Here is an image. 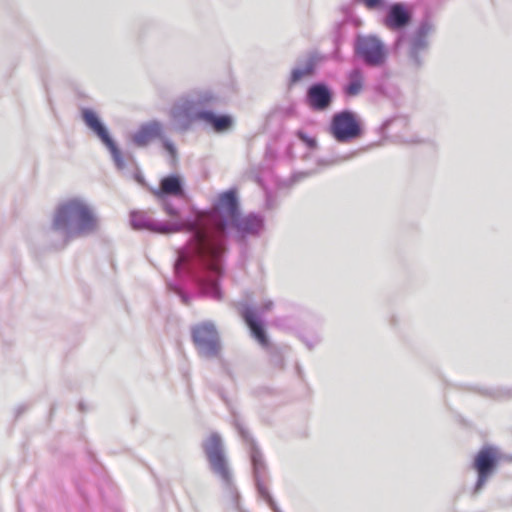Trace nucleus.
<instances>
[{
	"label": "nucleus",
	"mask_w": 512,
	"mask_h": 512,
	"mask_svg": "<svg viewBox=\"0 0 512 512\" xmlns=\"http://www.w3.org/2000/svg\"><path fill=\"white\" fill-rule=\"evenodd\" d=\"M265 227V218L263 215L250 212L242 215L241 212L231 222L224 227V233L217 235H208L207 239L218 241L224 238L225 244L219 247V255H207L203 261H196L195 276H192V282L198 287L201 294L211 297L214 300L222 299V290L219 278L224 272V259L228 250L227 238L232 236L238 242H244L249 237H258Z\"/></svg>",
	"instance_id": "obj_1"
},
{
	"label": "nucleus",
	"mask_w": 512,
	"mask_h": 512,
	"mask_svg": "<svg viewBox=\"0 0 512 512\" xmlns=\"http://www.w3.org/2000/svg\"><path fill=\"white\" fill-rule=\"evenodd\" d=\"M220 104V97L210 89H193L183 93L169 111L173 129L183 134L191 130L194 123L203 122L216 134L231 131L235 125L234 117L213 110Z\"/></svg>",
	"instance_id": "obj_2"
},
{
	"label": "nucleus",
	"mask_w": 512,
	"mask_h": 512,
	"mask_svg": "<svg viewBox=\"0 0 512 512\" xmlns=\"http://www.w3.org/2000/svg\"><path fill=\"white\" fill-rule=\"evenodd\" d=\"M161 209L167 216L172 218L171 221L184 222L183 231L191 234L190 242L187 247L178 251V255L173 264L175 276L179 280L190 279L195 276L196 261H203V257L207 255H219V247L225 244V239L211 241L207 239L206 233L199 228V222L191 217L182 218L179 208H177L170 196L155 197Z\"/></svg>",
	"instance_id": "obj_3"
},
{
	"label": "nucleus",
	"mask_w": 512,
	"mask_h": 512,
	"mask_svg": "<svg viewBox=\"0 0 512 512\" xmlns=\"http://www.w3.org/2000/svg\"><path fill=\"white\" fill-rule=\"evenodd\" d=\"M98 227L99 219L90 205L74 197L57 206L46 238L54 248L62 249L72 239L95 233Z\"/></svg>",
	"instance_id": "obj_4"
},
{
	"label": "nucleus",
	"mask_w": 512,
	"mask_h": 512,
	"mask_svg": "<svg viewBox=\"0 0 512 512\" xmlns=\"http://www.w3.org/2000/svg\"><path fill=\"white\" fill-rule=\"evenodd\" d=\"M201 448L211 472L221 480L233 507L240 511V494L233 482V475L229 467L221 435L217 432L211 433L202 441Z\"/></svg>",
	"instance_id": "obj_5"
},
{
	"label": "nucleus",
	"mask_w": 512,
	"mask_h": 512,
	"mask_svg": "<svg viewBox=\"0 0 512 512\" xmlns=\"http://www.w3.org/2000/svg\"><path fill=\"white\" fill-rule=\"evenodd\" d=\"M232 424L248 446L253 479L259 496L268 504L273 512H282L266 486L269 474L263 454L250 432L245 428L240 416L234 411H232Z\"/></svg>",
	"instance_id": "obj_6"
},
{
	"label": "nucleus",
	"mask_w": 512,
	"mask_h": 512,
	"mask_svg": "<svg viewBox=\"0 0 512 512\" xmlns=\"http://www.w3.org/2000/svg\"><path fill=\"white\" fill-rule=\"evenodd\" d=\"M434 29L433 22L426 17L421 20L416 30L409 37L406 38L404 34H401L395 41L397 48L405 42L407 62L414 71H419L425 64V57L430 48L428 35L433 33Z\"/></svg>",
	"instance_id": "obj_7"
},
{
	"label": "nucleus",
	"mask_w": 512,
	"mask_h": 512,
	"mask_svg": "<svg viewBox=\"0 0 512 512\" xmlns=\"http://www.w3.org/2000/svg\"><path fill=\"white\" fill-rule=\"evenodd\" d=\"M191 341L199 357L220 359L222 342L220 333L212 321H203L190 327Z\"/></svg>",
	"instance_id": "obj_8"
},
{
	"label": "nucleus",
	"mask_w": 512,
	"mask_h": 512,
	"mask_svg": "<svg viewBox=\"0 0 512 512\" xmlns=\"http://www.w3.org/2000/svg\"><path fill=\"white\" fill-rule=\"evenodd\" d=\"M328 131L338 143H349L363 136L364 126L356 112L344 109L332 115Z\"/></svg>",
	"instance_id": "obj_9"
},
{
	"label": "nucleus",
	"mask_w": 512,
	"mask_h": 512,
	"mask_svg": "<svg viewBox=\"0 0 512 512\" xmlns=\"http://www.w3.org/2000/svg\"><path fill=\"white\" fill-rule=\"evenodd\" d=\"M81 119L86 127L100 140V142L108 149L115 166L118 170H123L125 161L121 150L109 133L107 126L101 120L99 115L90 108H81Z\"/></svg>",
	"instance_id": "obj_10"
},
{
	"label": "nucleus",
	"mask_w": 512,
	"mask_h": 512,
	"mask_svg": "<svg viewBox=\"0 0 512 512\" xmlns=\"http://www.w3.org/2000/svg\"><path fill=\"white\" fill-rule=\"evenodd\" d=\"M354 53L369 67L384 65L388 57L384 43L375 35H358L354 41Z\"/></svg>",
	"instance_id": "obj_11"
},
{
	"label": "nucleus",
	"mask_w": 512,
	"mask_h": 512,
	"mask_svg": "<svg viewBox=\"0 0 512 512\" xmlns=\"http://www.w3.org/2000/svg\"><path fill=\"white\" fill-rule=\"evenodd\" d=\"M497 449L493 446H484L474 457L472 464L473 469L477 472V481L474 486L473 493H479L488 479L493 475L498 466Z\"/></svg>",
	"instance_id": "obj_12"
},
{
	"label": "nucleus",
	"mask_w": 512,
	"mask_h": 512,
	"mask_svg": "<svg viewBox=\"0 0 512 512\" xmlns=\"http://www.w3.org/2000/svg\"><path fill=\"white\" fill-rule=\"evenodd\" d=\"M130 223L134 230H147L157 234L169 235L183 232L185 228L184 222L177 221H161L152 218L145 212L132 211L130 213Z\"/></svg>",
	"instance_id": "obj_13"
},
{
	"label": "nucleus",
	"mask_w": 512,
	"mask_h": 512,
	"mask_svg": "<svg viewBox=\"0 0 512 512\" xmlns=\"http://www.w3.org/2000/svg\"><path fill=\"white\" fill-rule=\"evenodd\" d=\"M335 93L325 82H315L308 86L305 102L313 112L328 111L334 101Z\"/></svg>",
	"instance_id": "obj_14"
},
{
	"label": "nucleus",
	"mask_w": 512,
	"mask_h": 512,
	"mask_svg": "<svg viewBox=\"0 0 512 512\" xmlns=\"http://www.w3.org/2000/svg\"><path fill=\"white\" fill-rule=\"evenodd\" d=\"M212 209L221 218L223 228L231 222L240 212V201L236 188H230L220 193L212 203Z\"/></svg>",
	"instance_id": "obj_15"
},
{
	"label": "nucleus",
	"mask_w": 512,
	"mask_h": 512,
	"mask_svg": "<svg viewBox=\"0 0 512 512\" xmlns=\"http://www.w3.org/2000/svg\"><path fill=\"white\" fill-rule=\"evenodd\" d=\"M413 19L412 11L403 2H395L387 7L384 24L392 31H403Z\"/></svg>",
	"instance_id": "obj_16"
},
{
	"label": "nucleus",
	"mask_w": 512,
	"mask_h": 512,
	"mask_svg": "<svg viewBox=\"0 0 512 512\" xmlns=\"http://www.w3.org/2000/svg\"><path fill=\"white\" fill-rule=\"evenodd\" d=\"M155 197L170 196L178 199L186 197L184 179L179 174H169L161 178L158 188H150Z\"/></svg>",
	"instance_id": "obj_17"
},
{
	"label": "nucleus",
	"mask_w": 512,
	"mask_h": 512,
	"mask_svg": "<svg viewBox=\"0 0 512 512\" xmlns=\"http://www.w3.org/2000/svg\"><path fill=\"white\" fill-rule=\"evenodd\" d=\"M241 316L248 326L252 337L260 344L262 348L269 345L271 342L267 335L264 322L258 316L255 308L245 305L241 310Z\"/></svg>",
	"instance_id": "obj_18"
},
{
	"label": "nucleus",
	"mask_w": 512,
	"mask_h": 512,
	"mask_svg": "<svg viewBox=\"0 0 512 512\" xmlns=\"http://www.w3.org/2000/svg\"><path fill=\"white\" fill-rule=\"evenodd\" d=\"M163 125L157 120L142 124L132 135L131 140L137 147H146L151 141L162 138Z\"/></svg>",
	"instance_id": "obj_19"
},
{
	"label": "nucleus",
	"mask_w": 512,
	"mask_h": 512,
	"mask_svg": "<svg viewBox=\"0 0 512 512\" xmlns=\"http://www.w3.org/2000/svg\"><path fill=\"white\" fill-rule=\"evenodd\" d=\"M320 60L321 57L317 52H310L307 55L303 66H301L300 61H298V65L291 70L290 77L288 79V87H293L304 77L312 76Z\"/></svg>",
	"instance_id": "obj_20"
},
{
	"label": "nucleus",
	"mask_w": 512,
	"mask_h": 512,
	"mask_svg": "<svg viewBox=\"0 0 512 512\" xmlns=\"http://www.w3.org/2000/svg\"><path fill=\"white\" fill-rule=\"evenodd\" d=\"M364 85V74L360 68H353L347 75V83L343 87V92L348 97L359 95Z\"/></svg>",
	"instance_id": "obj_21"
},
{
	"label": "nucleus",
	"mask_w": 512,
	"mask_h": 512,
	"mask_svg": "<svg viewBox=\"0 0 512 512\" xmlns=\"http://www.w3.org/2000/svg\"><path fill=\"white\" fill-rule=\"evenodd\" d=\"M269 358L270 365L277 370L284 369L285 366V350L287 349L286 346H279L273 343H270L269 345L265 346L263 348Z\"/></svg>",
	"instance_id": "obj_22"
},
{
	"label": "nucleus",
	"mask_w": 512,
	"mask_h": 512,
	"mask_svg": "<svg viewBox=\"0 0 512 512\" xmlns=\"http://www.w3.org/2000/svg\"><path fill=\"white\" fill-rule=\"evenodd\" d=\"M356 154H357V152H351V153L345 154V155H335V156H331L329 158H320L317 160V164L319 166H325V167L338 165L340 163H343L345 161L352 159Z\"/></svg>",
	"instance_id": "obj_23"
},
{
	"label": "nucleus",
	"mask_w": 512,
	"mask_h": 512,
	"mask_svg": "<svg viewBox=\"0 0 512 512\" xmlns=\"http://www.w3.org/2000/svg\"><path fill=\"white\" fill-rule=\"evenodd\" d=\"M392 125H397L398 127L405 128L408 125V120L404 116H395L389 118L385 120L380 126V133L384 135Z\"/></svg>",
	"instance_id": "obj_24"
},
{
	"label": "nucleus",
	"mask_w": 512,
	"mask_h": 512,
	"mask_svg": "<svg viewBox=\"0 0 512 512\" xmlns=\"http://www.w3.org/2000/svg\"><path fill=\"white\" fill-rule=\"evenodd\" d=\"M167 286H168V289L171 292L175 293L176 295H178L180 297V299H181L183 304H185V305H189L190 304L191 299H192V295H190L189 293L185 292L180 284L169 282L167 284Z\"/></svg>",
	"instance_id": "obj_25"
},
{
	"label": "nucleus",
	"mask_w": 512,
	"mask_h": 512,
	"mask_svg": "<svg viewBox=\"0 0 512 512\" xmlns=\"http://www.w3.org/2000/svg\"><path fill=\"white\" fill-rule=\"evenodd\" d=\"M296 135L300 141H302L309 149H315L317 141L314 137L307 135L304 131L298 130Z\"/></svg>",
	"instance_id": "obj_26"
},
{
	"label": "nucleus",
	"mask_w": 512,
	"mask_h": 512,
	"mask_svg": "<svg viewBox=\"0 0 512 512\" xmlns=\"http://www.w3.org/2000/svg\"><path fill=\"white\" fill-rule=\"evenodd\" d=\"M162 140V145H163V148L173 157L175 158L176 155H177V150H176V147L175 145L167 138L164 137V135L162 134V138H160Z\"/></svg>",
	"instance_id": "obj_27"
},
{
	"label": "nucleus",
	"mask_w": 512,
	"mask_h": 512,
	"mask_svg": "<svg viewBox=\"0 0 512 512\" xmlns=\"http://www.w3.org/2000/svg\"><path fill=\"white\" fill-rule=\"evenodd\" d=\"M273 306H274V303L271 300H267L259 308V313L261 315H263V314L269 312L270 310H272Z\"/></svg>",
	"instance_id": "obj_28"
},
{
	"label": "nucleus",
	"mask_w": 512,
	"mask_h": 512,
	"mask_svg": "<svg viewBox=\"0 0 512 512\" xmlns=\"http://www.w3.org/2000/svg\"><path fill=\"white\" fill-rule=\"evenodd\" d=\"M134 178H135V180H136L139 184H141V185H145V184H146V183H145V178H144V176L142 175V173H141L140 171H137V172L135 173Z\"/></svg>",
	"instance_id": "obj_29"
},
{
	"label": "nucleus",
	"mask_w": 512,
	"mask_h": 512,
	"mask_svg": "<svg viewBox=\"0 0 512 512\" xmlns=\"http://www.w3.org/2000/svg\"><path fill=\"white\" fill-rule=\"evenodd\" d=\"M392 141L394 143H407V142H409L408 140L402 139L399 135H394Z\"/></svg>",
	"instance_id": "obj_30"
},
{
	"label": "nucleus",
	"mask_w": 512,
	"mask_h": 512,
	"mask_svg": "<svg viewBox=\"0 0 512 512\" xmlns=\"http://www.w3.org/2000/svg\"><path fill=\"white\" fill-rule=\"evenodd\" d=\"M27 407L25 405H21L16 409V417H19L24 411H26Z\"/></svg>",
	"instance_id": "obj_31"
},
{
	"label": "nucleus",
	"mask_w": 512,
	"mask_h": 512,
	"mask_svg": "<svg viewBox=\"0 0 512 512\" xmlns=\"http://www.w3.org/2000/svg\"><path fill=\"white\" fill-rule=\"evenodd\" d=\"M491 395L495 398L501 397V392L499 390H495L491 393Z\"/></svg>",
	"instance_id": "obj_32"
},
{
	"label": "nucleus",
	"mask_w": 512,
	"mask_h": 512,
	"mask_svg": "<svg viewBox=\"0 0 512 512\" xmlns=\"http://www.w3.org/2000/svg\"><path fill=\"white\" fill-rule=\"evenodd\" d=\"M272 201H270L269 197H267L266 205L268 208H271Z\"/></svg>",
	"instance_id": "obj_33"
},
{
	"label": "nucleus",
	"mask_w": 512,
	"mask_h": 512,
	"mask_svg": "<svg viewBox=\"0 0 512 512\" xmlns=\"http://www.w3.org/2000/svg\"><path fill=\"white\" fill-rule=\"evenodd\" d=\"M272 201H270L269 197H267L266 205L268 208H271Z\"/></svg>",
	"instance_id": "obj_34"
},
{
	"label": "nucleus",
	"mask_w": 512,
	"mask_h": 512,
	"mask_svg": "<svg viewBox=\"0 0 512 512\" xmlns=\"http://www.w3.org/2000/svg\"><path fill=\"white\" fill-rule=\"evenodd\" d=\"M79 409H80L81 411H84V410H85V408H84V404H83L82 402H80V403H79Z\"/></svg>",
	"instance_id": "obj_35"
}]
</instances>
